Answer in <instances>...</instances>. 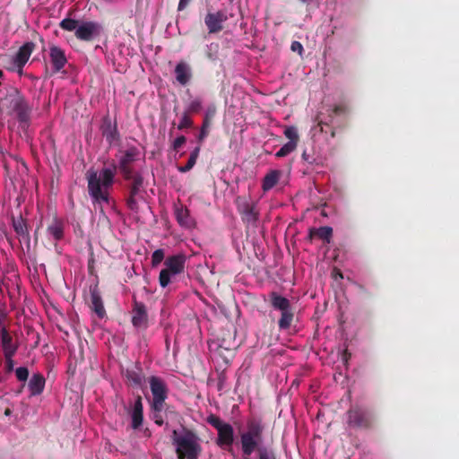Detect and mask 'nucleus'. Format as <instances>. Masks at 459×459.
Returning <instances> with one entry per match:
<instances>
[{"instance_id": "f257e3e1", "label": "nucleus", "mask_w": 459, "mask_h": 459, "mask_svg": "<svg viewBox=\"0 0 459 459\" xmlns=\"http://www.w3.org/2000/svg\"><path fill=\"white\" fill-rule=\"evenodd\" d=\"M117 168H104L100 173L90 169L86 173L88 193L95 209L102 212L104 204H109V190L114 184Z\"/></svg>"}, {"instance_id": "f03ea898", "label": "nucleus", "mask_w": 459, "mask_h": 459, "mask_svg": "<svg viewBox=\"0 0 459 459\" xmlns=\"http://www.w3.org/2000/svg\"><path fill=\"white\" fill-rule=\"evenodd\" d=\"M31 107L25 97L15 87L0 89V112L14 116L22 126H28L30 121Z\"/></svg>"}, {"instance_id": "7ed1b4c3", "label": "nucleus", "mask_w": 459, "mask_h": 459, "mask_svg": "<svg viewBox=\"0 0 459 459\" xmlns=\"http://www.w3.org/2000/svg\"><path fill=\"white\" fill-rule=\"evenodd\" d=\"M265 423L261 418L249 417L246 420V427L238 430V445L245 458L264 448Z\"/></svg>"}, {"instance_id": "20e7f679", "label": "nucleus", "mask_w": 459, "mask_h": 459, "mask_svg": "<svg viewBox=\"0 0 459 459\" xmlns=\"http://www.w3.org/2000/svg\"><path fill=\"white\" fill-rule=\"evenodd\" d=\"M145 383L148 384L151 392V396L148 399L150 418L158 426H162L166 416V400L169 391L168 383L163 377L156 375L149 376L145 378Z\"/></svg>"}, {"instance_id": "39448f33", "label": "nucleus", "mask_w": 459, "mask_h": 459, "mask_svg": "<svg viewBox=\"0 0 459 459\" xmlns=\"http://www.w3.org/2000/svg\"><path fill=\"white\" fill-rule=\"evenodd\" d=\"M139 155V151L136 148L132 147L125 151L119 160V168L124 178L126 179H133L126 204L129 210L136 213L139 210L138 200L142 199L140 188L143 185V178L141 175L134 174L131 165L138 159Z\"/></svg>"}, {"instance_id": "423d86ee", "label": "nucleus", "mask_w": 459, "mask_h": 459, "mask_svg": "<svg viewBox=\"0 0 459 459\" xmlns=\"http://www.w3.org/2000/svg\"><path fill=\"white\" fill-rule=\"evenodd\" d=\"M172 441L176 446L178 459H198L202 446L198 436L194 431L186 428L181 431L173 430Z\"/></svg>"}, {"instance_id": "0eeeda50", "label": "nucleus", "mask_w": 459, "mask_h": 459, "mask_svg": "<svg viewBox=\"0 0 459 459\" xmlns=\"http://www.w3.org/2000/svg\"><path fill=\"white\" fill-rule=\"evenodd\" d=\"M59 27L66 31H74L76 39L87 42L98 38L102 31L101 25L96 22L84 21L80 22L71 18L62 20Z\"/></svg>"}, {"instance_id": "6e6552de", "label": "nucleus", "mask_w": 459, "mask_h": 459, "mask_svg": "<svg viewBox=\"0 0 459 459\" xmlns=\"http://www.w3.org/2000/svg\"><path fill=\"white\" fill-rule=\"evenodd\" d=\"M347 425L353 429H369L374 426V414L359 405H352L346 412Z\"/></svg>"}, {"instance_id": "1a4fd4ad", "label": "nucleus", "mask_w": 459, "mask_h": 459, "mask_svg": "<svg viewBox=\"0 0 459 459\" xmlns=\"http://www.w3.org/2000/svg\"><path fill=\"white\" fill-rule=\"evenodd\" d=\"M206 421L217 430L216 444L221 448H230L235 441V431L232 425L224 422L219 416L210 414Z\"/></svg>"}, {"instance_id": "9d476101", "label": "nucleus", "mask_w": 459, "mask_h": 459, "mask_svg": "<svg viewBox=\"0 0 459 459\" xmlns=\"http://www.w3.org/2000/svg\"><path fill=\"white\" fill-rule=\"evenodd\" d=\"M270 302L273 309L281 312V317L278 321L279 329H289L294 319V311L290 300L277 292H272Z\"/></svg>"}, {"instance_id": "9b49d317", "label": "nucleus", "mask_w": 459, "mask_h": 459, "mask_svg": "<svg viewBox=\"0 0 459 459\" xmlns=\"http://www.w3.org/2000/svg\"><path fill=\"white\" fill-rule=\"evenodd\" d=\"M186 256L184 255H175L166 258L164 268L160 271L159 282L162 288L167 287L171 280L182 273L185 270Z\"/></svg>"}, {"instance_id": "f8f14e48", "label": "nucleus", "mask_w": 459, "mask_h": 459, "mask_svg": "<svg viewBox=\"0 0 459 459\" xmlns=\"http://www.w3.org/2000/svg\"><path fill=\"white\" fill-rule=\"evenodd\" d=\"M237 211L245 224H255L259 219L257 203L250 196L238 195L235 199Z\"/></svg>"}, {"instance_id": "ddd939ff", "label": "nucleus", "mask_w": 459, "mask_h": 459, "mask_svg": "<svg viewBox=\"0 0 459 459\" xmlns=\"http://www.w3.org/2000/svg\"><path fill=\"white\" fill-rule=\"evenodd\" d=\"M327 117L326 120L324 121L322 119H319V117H316L317 125L316 127L319 128L320 132H326L325 130V126L330 127V135L332 138L335 137V130L331 127V125L334 123V119L336 117H342L346 116L349 113V107L346 103L342 102L336 105H333L332 107H329L326 109Z\"/></svg>"}, {"instance_id": "4468645a", "label": "nucleus", "mask_w": 459, "mask_h": 459, "mask_svg": "<svg viewBox=\"0 0 459 459\" xmlns=\"http://www.w3.org/2000/svg\"><path fill=\"white\" fill-rule=\"evenodd\" d=\"M36 48L35 43L29 41L24 43L17 51L16 55L13 57V63L17 69L18 73H22L24 65L30 59V56Z\"/></svg>"}, {"instance_id": "2eb2a0df", "label": "nucleus", "mask_w": 459, "mask_h": 459, "mask_svg": "<svg viewBox=\"0 0 459 459\" xmlns=\"http://www.w3.org/2000/svg\"><path fill=\"white\" fill-rule=\"evenodd\" d=\"M174 74L176 82L182 87L188 85L194 77L191 65L183 60L179 61L176 65L174 68Z\"/></svg>"}, {"instance_id": "dca6fc26", "label": "nucleus", "mask_w": 459, "mask_h": 459, "mask_svg": "<svg viewBox=\"0 0 459 459\" xmlns=\"http://www.w3.org/2000/svg\"><path fill=\"white\" fill-rule=\"evenodd\" d=\"M228 20V16L223 11L216 13H208L204 18V23L209 33H217L222 30V23Z\"/></svg>"}, {"instance_id": "f3484780", "label": "nucleus", "mask_w": 459, "mask_h": 459, "mask_svg": "<svg viewBox=\"0 0 459 459\" xmlns=\"http://www.w3.org/2000/svg\"><path fill=\"white\" fill-rule=\"evenodd\" d=\"M49 58L54 73L60 72L67 63L65 51L56 45L49 47Z\"/></svg>"}, {"instance_id": "a211bd4d", "label": "nucleus", "mask_w": 459, "mask_h": 459, "mask_svg": "<svg viewBox=\"0 0 459 459\" xmlns=\"http://www.w3.org/2000/svg\"><path fill=\"white\" fill-rule=\"evenodd\" d=\"M1 346L4 355H15L19 344L14 342L6 327H3L0 332Z\"/></svg>"}, {"instance_id": "6ab92c4d", "label": "nucleus", "mask_w": 459, "mask_h": 459, "mask_svg": "<svg viewBox=\"0 0 459 459\" xmlns=\"http://www.w3.org/2000/svg\"><path fill=\"white\" fill-rule=\"evenodd\" d=\"M100 130L103 137L109 144L115 143L118 140V134L117 131V126L111 121L108 117L103 118Z\"/></svg>"}, {"instance_id": "aec40b11", "label": "nucleus", "mask_w": 459, "mask_h": 459, "mask_svg": "<svg viewBox=\"0 0 459 459\" xmlns=\"http://www.w3.org/2000/svg\"><path fill=\"white\" fill-rule=\"evenodd\" d=\"M175 216L178 224L184 228L191 229L195 226V221L190 216V212L186 207L177 206L175 208Z\"/></svg>"}, {"instance_id": "412c9836", "label": "nucleus", "mask_w": 459, "mask_h": 459, "mask_svg": "<svg viewBox=\"0 0 459 459\" xmlns=\"http://www.w3.org/2000/svg\"><path fill=\"white\" fill-rule=\"evenodd\" d=\"M91 308L99 318H103L106 316L101 297L96 289L91 290Z\"/></svg>"}, {"instance_id": "4be33fe9", "label": "nucleus", "mask_w": 459, "mask_h": 459, "mask_svg": "<svg viewBox=\"0 0 459 459\" xmlns=\"http://www.w3.org/2000/svg\"><path fill=\"white\" fill-rule=\"evenodd\" d=\"M315 237L330 243L333 237V229L329 226H323L317 229H309L308 239L311 241Z\"/></svg>"}, {"instance_id": "5701e85b", "label": "nucleus", "mask_w": 459, "mask_h": 459, "mask_svg": "<svg viewBox=\"0 0 459 459\" xmlns=\"http://www.w3.org/2000/svg\"><path fill=\"white\" fill-rule=\"evenodd\" d=\"M45 387V378L41 374H34L29 381L30 395L40 394Z\"/></svg>"}, {"instance_id": "b1692460", "label": "nucleus", "mask_w": 459, "mask_h": 459, "mask_svg": "<svg viewBox=\"0 0 459 459\" xmlns=\"http://www.w3.org/2000/svg\"><path fill=\"white\" fill-rule=\"evenodd\" d=\"M143 422V404L141 395H137L132 412V427L137 429Z\"/></svg>"}, {"instance_id": "393cba45", "label": "nucleus", "mask_w": 459, "mask_h": 459, "mask_svg": "<svg viewBox=\"0 0 459 459\" xmlns=\"http://www.w3.org/2000/svg\"><path fill=\"white\" fill-rule=\"evenodd\" d=\"M281 172L279 170H271L263 179L262 188L264 192L271 190L280 179Z\"/></svg>"}, {"instance_id": "a878e982", "label": "nucleus", "mask_w": 459, "mask_h": 459, "mask_svg": "<svg viewBox=\"0 0 459 459\" xmlns=\"http://www.w3.org/2000/svg\"><path fill=\"white\" fill-rule=\"evenodd\" d=\"M134 307L133 309L134 315L132 317V323H133L134 326L141 327L143 324V304L136 301L134 296Z\"/></svg>"}, {"instance_id": "bb28decb", "label": "nucleus", "mask_w": 459, "mask_h": 459, "mask_svg": "<svg viewBox=\"0 0 459 459\" xmlns=\"http://www.w3.org/2000/svg\"><path fill=\"white\" fill-rule=\"evenodd\" d=\"M47 230L56 240H60L64 237V224L61 221L54 220Z\"/></svg>"}, {"instance_id": "cd10ccee", "label": "nucleus", "mask_w": 459, "mask_h": 459, "mask_svg": "<svg viewBox=\"0 0 459 459\" xmlns=\"http://www.w3.org/2000/svg\"><path fill=\"white\" fill-rule=\"evenodd\" d=\"M200 150H201V147L200 145L199 146H196L193 151L192 152L190 153V156L188 158V160L186 162V164L183 167H179L178 168V170L182 173H186L189 170H191L193 169V167L195 165L196 163V160H197V158L199 156V153H200Z\"/></svg>"}, {"instance_id": "c85d7f7f", "label": "nucleus", "mask_w": 459, "mask_h": 459, "mask_svg": "<svg viewBox=\"0 0 459 459\" xmlns=\"http://www.w3.org/2000/svg\"><path fill=\"white\" fill-rule=\"evenodd\" d=\"M126 378L128 381V385L132 387H142V379L141 376L138 372L134 370H129L126 371Z\"/></svg>"}, {"instance_id": "c756f323", "label": "nucleus", "mask_w": 459, "mask_h": 459, "mask_svg": "<svg viewBox=\"0 0 459 459\" xmlns=\"http://www.w3.org/2000/svg\"><path fill=\"white\" fill-rule=\"evenodd\" d=\"M219 49L220 46L218 43L212 42L207 45L205 49L206 57L212 62L217 61L219 58Z\"/></svg>"}, {"instance_id": "7c9ffc66", "label": "nucleus", "mask_w": 459, "mask_h": 459, "mask_svg": "<svg viewBox=\"0 0 459 459\" xmlns=\"http://www.w3.org/2000/svg\"><path fill=\"white\" fill-rule=\"evenodd\" d=\"M257 459H279L276 451L273 447L264 446L256 452Z\"/></svg>"}, {"instance_id": "2f4dec72", "label": "nucleus", "mask_w": 459, "mask_h": 459, "mask_svg": "<svg viewBox=\"0 0 459 459\" xmlns=\"http://www.w3.org/2000/svg\"><path fill=\"white\" fill-rule=\"evenodd\" d=\"M202 108L203 100L200 98H195L188 103L185 112L188 113L189 115L197 114L201 111Z\"/></svg>"}, {"instance_id": "473e14b6", "label": "nucleus", "mask_w": 459, "mask_h": 459, "mask_svg": "<svg viewBox=\"0 0 459 459\" xmlns=\"http://www.w3.org/2000/svg\"><path fill=\"white\" fill-rule=\"evenodd\" d=\"M296 142L286 143L276 153L277 158H282L291 153L297 148Z\"/></svg>"}, {"instance_id": "72a5a7b5", "label": "nucleus", "mask_w": 459, "mask_h": 459, "mask_svg": "<svg viewBox=\"0 0 459 459\" xmlns=\"http://www.w3.org/2000/svg\"><path fill=\"white\" fill-rule=\"evenodd\" d=\"M217 112L216 106L212 104L209 105L206 108L203 123L212 125V119L214 118Z\"/></svg>"}, {"instance_id": "f704fd0d", "label": "nucleus", "mask_w": 459, "mask_h": 459, "mask_svg": "<svg viewBox=\"0 0 459 459\" xmlns=\"http://www.w3.org/2000/svg\"><path fill=\"white\" fill-rule=\"evenodd\" d=\"M193 126V120L190 117V115L186 112H183L179 124L178 125V129L183 130L185 128H190Z\"/></svg>"}, {"instance_id": "c9c22d12", "label": "nucleus", "mask_w": 459, "mask_h": 459, "mask_svg": "<svg viewBox=\"0 0 459 459\" xmlns=\"http://www.w3.org/2000/svg\"><path fill=\"white\" fill-rule=\"evenodd\" d=\"M284 135L286 138L289 139V142H296V144H298V142L299 140V136L298 134V130L294 126H288L284 130Z\"/></svg>"}, {"instance_id": "e433bc0d", "label": "nucleus", "mask_w": 459, "mask_h": 459, "mask_svg": "<svg viewBox=\"0 0 459 459\" xmlns=\"http://www.w3.org/2000/svg\"><path fill=\"white\" fill-rule=\"evenodd\" d=\"M164 256L163 249L155 250L152 255V265L153 267L158 266L163 261Z\"/></svg>"}, {"instance_id": "4c0bfd02", "label": "nucleus", "mask_w": 459, "mask_h": 459, "mask_svg": "<svg viewBox=\"0 0 459 459\" xmlns=\"http://www.w3.org/2000/svg\"><path fill=\"white\" fill-rule=\"evenodd\" d=\"M15 375L19 381L25 382L29 377V370L26 367H19L15 369Z\"/></svg>"}, {"instance_id": "58836bf2", "label": "nucleus", "mask_w": 459, "mask_h": 459, "mask_svg": "<svg viewBox=\"0 0 459 459\" xmlns=\"http://www.w3.org/2000/svg\"><path fill=\"white\" fill-rule=\"evenodd\" d=\"M15 355H4V368H5V371L7 373H10L13 370V368H14V360H13V357Z\"/></svg>"}, {"instance_id": "ea45409f", "label": "nucleus", "mask_w": 459, "mask_h": 459, "mask_svg": "<svg viewBox=\"0 0 459 459\" xmlns=\"http://www.w3.org/2000/svg\"><path fill=\"white\" fill-rule=\"evenodd\" d=\"M13 228L16 233L20 235H24L26 233V226L24 225L22 221H14Z\"/></svg>"}, {"instance_id": "a19ab883", "label": "nucleus", "mask_w": 459, "mask_h": 459, "mask_svg": "<svg viewBox=\"0 0 459 459\" xmlns=\"http://www.w3.org/2000/svg\"><path fill=\"white\" fill-rule=\"evenodd\" d=\"M186 142V138L184 135L177 137L173 143L174 150L178 151V149H180L185 144Z\"/></svg>"}, {"instance_id": "79ce46f5", "label": "nucleus", "mask_w": 459, "mask_h": 459, "mask_svg": "<svg viewBox=\"0 0 459 459\" xmlns=\"http://www.w3.org/2000/svg\"><path fill=\"white\" fill-rule=\"evenodd\" d=\"M290 49L293 52H298L300 56L302 55L304 50L302 44L299 41L296 40L291 42Z\"/></svg>"}, {"instance_id": "37998d69", "label": "nucleus", "mask_w": 459, "mask_h": 459, "mask_svg": "<svg viewBox=\"0 0 459 459\" xmlns=\"http://www.w3.org/2000/svg\"><path fill=\"white\" fill-rule=\"evenodd\" d=\"M191 2H192V0H179L178 5V11L185 10Z\"/></svg>"}, {"instance_id": "c03bdc74", "label": "nucleus", "mask_w": 459, "mask_h": 459, "mask_svg": "<svg viewBox=\"0 0 459 459\" xmlns=\"http://www.w3.org/2000/svg\"><path fill=\"white\" fill-rule=\"evenodd\" d=\"M210 126L211 125L203 123L200 129V133L204 134L206 136H208Z\"/></svg>"}, {"instance_id": "a18cd8bd", "label": "nucleus", "mask_w": 459, "mask_h": 459, "mask_svg": "<svg viewBox=\"0 0 459 459\" xmlns=\"http://www.w3.org/2000/svg\"><path fill=\"white\" fill-rule=\"evenodd\" d=\"M206 137L207 136L204 134L199 133L197 137L199 143H201Z\"/></svg>"}, {"instance_id": "49530a36", "label": "nucleus", "mask_w": 459, "mask_h": 459, "mask_svg": "<svg viewBox=\"0 0 459 459\" xmlns=\"http://www.w3.org/2000/svg\"><path fill=\"white\" fill-rule=\"evenodd\" d=\"M302 159L306 161H308V155L307 154L306 152L302 153Z\"/></svg>"}, {"instance_id": "de8ad7c7", "label": "nucleus", "mask_w": 459, "mask_h": 459, "mask_svg": "<svg viewBox=\"0 0 459 459\" xmlns=\"http://www.w3.org/2000/svg\"><path fill=\"white\" fill-rule=\"evenodd\" d=\"M11 412H12V411H11V410H10L9 408L5 409V411H4V414H5V415H10V414H11Z\"/></svg>"}, {"instance_id": "09e8293b", "label": "nucleus", "mask_w": 459, "mask_h": 459, "mask_svg": "<svg viewBox=\"0 0 459 459\" xmlns=\"http://www.w3.org/2000/svg\"><path fill=\"white\" fill-rule=\"evenodd\" d=\"M4 75V73L2 71H0V78H2Z\"/></svg>"}, {"instance_id": "8fccbe9b", "label": "nucleus", "mask_w": 459, "mask_h": 459, "mask_svg": "<svg viewBox=\"0 0 459 459\" xmlns=\"http://www.w3.org/2000/svg\"><path fill=\"white\" fill-rule=\"evenodd\" d=\"M337 275H340V277L342 278V274L341 273H337Z\"/></svg>"}, {"instance_id": "3c124183", "label": "nucleus", "mask_w": 459, "mask_h": 459, "mask_svg": "<svg viewBox=\"0 0 459 459\" xmlns=\"http://www.w3.org/2000/svg\"><path fill=\"white\" fill-rule=\"evenodd\" d=\"M337 275H340V277L342 278V274L341 273H337Z\"/></svg>"}, {"instance_id": "603ef678", "label": "nucleus", "mask_w": 459, "mask_h": 459, "mask_svg": "<svg viewBox=\"0 0 459 459\" xmlns=\"http://www.w3.org/2000/svg\"><path fill=\"white\" fill-rule=\"evenodd\" d=\"M147 431H148V429H145V430H144L145 436L147 435Z\"/></svg>"}]
</instances>
